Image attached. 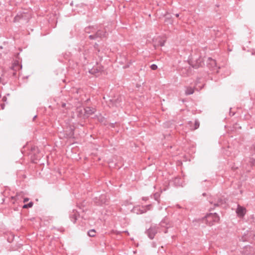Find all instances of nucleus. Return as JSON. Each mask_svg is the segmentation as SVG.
<instances>
[{
	"label": "nucleus",
	"instance_id": "1",
	"mask_svg": "<svg viewBox=\"0 0 255 255\" xmlns=\"http://www.w3.org/2000/svg\"><path fill=\"white\" fill-rule=\"evenodd\" d=\"M189 62L193 68H198L203 64V59L200 54H192Z\"/></svg>",
	"mask_w": 255,
	"mask_h": 255
},
{
	"label": "nucleus",
	"instance_id": "2",
	"mask_svg": "<svg viewBox=\"0 0 255 255\" xmlns=\"http://www.w3.org/2000/svg\"><path fill=\"white\" fill-rule=\"evenodd\" d=\"M31 17V14L29 12H18L13 19V22H21L27 23Z\"/></svg>",
	"mask_w": 255,
	"mask_h": 255
},
{
	"label": "nucleus",
	"instance_id": "3",
	"mask_svg": "<svg viewBox=\"0 0 255 255\" xmlns=\"http://www.w3.org/2000/svg\"><path fill=\"white\" fill-rule=\"evenodd\" d=\"M219 220L220 217L217 213H210L207 214L204 218L203 219V222H205L206 224L209 226H212L215 223L218 222Z\"/></svg>",
	"mask_w": 255,
	"mask_h": 255
},
{
	"label": "nucleus",
	"instance_id": "4",
	"mask_svg": "<svg viewBox=\"0 0 255 255\" xmlns=\"http://www.w3.org/2000/svg\"><path fill=\"white\" fill-rule=\"evenodd\" d=\"M158 227L156 225H152L150 227L146 230L145 233L147 235L150 239H153L157 234Z\"/></svg>",
	"mask_w": 255,
	"mask_h": 255
},
{
	"label": "nucleus",
	"instance_id": "5",
	"mask_svg": "<svg viewBox=\"0 0 255 255\" xmlns=\"http://www.w3.org/2000/svg\"><path fill=\"white\" fill-rule=\"evenodd\" d=\"M104 70L103 66L97 64L89 70V73L96 76H98Z\"/></svg>",
	"mask_w": 255,
	"mask_h": 255
},
{
	"label": "nucleus",
	"instance_id": "6",
	"mask_svg": "<svg viewBox=\"0 0 255 255\" xmlns=\"http://www.w3.org/2000/svg\"><path fill=\"white\" fill-rule=\"evenodd\" d=\"M109 198L107 195L103 194L101 195L99 198H96L95 199V203L98 205H102L103 204H106L108 203Z\"/></svg>",
	"mask_w": 255,
	"mask_h": 255
},
{
	"label": "nucleus",
	"instance_id": "7",
	"mask_svg": "<svg viewBox=\"0 0 255 255\" xmlns=\"http://www.w3.org/2000/svg\"><path fill=\"white\" fill-rule=\"evenodd\" d=\"M107 36V32L105 31L98 30L96 33L90 35L89 38L91 39H96L97 38L105 37Z\"/></svg>",
	"mask_w": 255,
	"mask_h": 255
},
{
	"label": "nucleus",
	"instance_id": "8",
	"mask_svg": "<svg viewBox=\"0 0 255 255\" xmlns=\"http://www.w3.org/2000/svg\"><path fill=\"white\" fill-rule=\"evenodd\" d=\"M22 68V65L19 63V62L17 60H15L13 63L12 64V66L11 67V69L14 71L13 73V75H16V71L19 70Z\"/></svg>",
	"mask_w": 255,
	"mask_h": 255
},
{
	"label": "nucleus",
	"instance_id": "9",
	"mask_svg": "<svg viewBox=\"0 0 255 255\" xmlns=\"http://www.w3.org/2000/svg\"><path fill=\"white\" fill-rule=\"evenodd\" d=\"M246 212V209L245 208L241 206L238 205L237 209L236 210V213L239 217H243L245 216Z\"/></svg>",
	"mask_w": 255,
	"mask_h": 255
},
{
	"label": "nucleus",
	"instance_id": "10",
	"mask_svg": "<svg viewBox=\"0 0 255 255\" xmlns=\"http://www.w3.org/2000/svg\"><path fill=\"white\" fill-rule=\"evenodd\" d=\"M207 66L212 70H215L217 67L216 61L214 59L209 57L208 59Z\"/></svg>",
	"mask_w": 255,
	"mask_h": 255
},
{
	"label": "nucleus",
	"instance_id": "11",
	"mask_svg": "<svg viewBox=\"0 0 255 255\" xmlns=\"http://www.w3.org/2000/svg\"><path fill=\"white\" fill-rule=\"evenodd\" d=\"M79 212L76 209H73L72 212L70 215V218L73 223H75L79 216Z\"/></svg>",
	"mask_w": 255,
	"mask_h": 255
},
{
	"label": "nucleus",
	"instance_id": "12",
	"mask_svg": "<svg viewBox=\"0 0 255 255\" xmlns=\"http://www.w3.org/2000/svg\"><path fill=\"white\" fill-rule=\"evenodd\" d=\"M96 110L94 108H91L90 107H87L85 108V113L86 114V117H89L90 115H91L95 113Z\"/></svg>",
	"mask_w": 255,
	"mask_h": 255
},
{
	"label": "nucleus",
	"instance_id": "13",
	"mask_svg": "<svg viewBox=\"0 0 255 255\" xmlns=\"http://www.w3.org/2000/svg\"><path fill=\"white\" fill-rule=\"evenodd\" d=\"M76 113L79 117H86L85 113V108L83 107H78L76 109Z\"/></svg>",
	"mask_w": 255,
	"mask_h": 255
},
{
	"label": "nucleus",
	"instance_id": "14",
	"mask_svg": "<svg viewBox=\"0 0 255 255\" xmlns=\"http://www.w3.org/2000/svg\"><path fill=\"white\" fill-rule=\"evenodd\" d=\"M88 53V51H85V52L83 53V56L81 57L80 60L83 64L86 65L88 63V58L89 56L87 55Z\"/></svg>",
	"mask_w": 255,
	"mask_h": 255
},
{
	"label": "nucleus",
	"instance_id": "15",
	"mask_svg": "<svg viewBox=\"0 0 255 255\" xmlns=\"http://www.w3.org/2000/svg\"><path fill=\"white\" fill-rule=\"evenodd\" d=\"M167 220L164 219V220L162 221L160 223V226L161 227H164L165 228V230L163 231L164 233H167V229L171 227V225H169L168 226H167Z\"/></svg>",
	"mask_w": 255,
	"mask_h": 255
},
{
	"label": "nucleus",
	"instance_id": "16",
	"mask_svg": "<svg viewBox=\"0 0 255 255\" xmlns=\"http://www.w3.org/2000/svg\"><path fill=\"white\" fill-rule=\"evenodd\" d=\"M252 159H251V165H254L255 164V145H253L252 147Z\"/></svg>",
	"mask_w": 255,
	"mask_h": 255
},
{
	"label": "nucleus",
	"instance_id": "17",
	"mask_svg": "<svg viewBox=\"0 0 255 255\" xmlns=\"http://www.w3.org/2000/svg\"><path fill=\"white\" fill-rule=\"evenodd\" d=\"M121 101H122L121 97H120L119 98H118L116 100H111V102H112L113 103V104L116 107H119L120 106H121L120 103L121 102Z\"/></svg>",
	"mask_w": 255,
	"mask_h": 255
},
{
	"label": "nucleus",
	"instance_id": "18",
	"mask_svg": "<svg viewBox=\"0 0 255 255\" xmlns=\"http://www.w3.org/2000/svg\"><path fill=\"white\" fill-rule=\"evenodd\" d=\"M151 208L152 205L151 204H149L145 206H142L140 213H144L146 212L147 210H150L151 209Z\"/></svg>",
	"mask_w": 255,
	"mask_h": 255
},
{
	"label": "nucleus",
	"instance_id": "19",
	"mask_svg": "<svg viewBox=\"0 0 255 255\" xmlns=\"http://www.w3.org/2000/svg\"><path fill=\"white\" fill-rule=\"evenodd\" d=\"M210 204H214L215 207L219 206L220 205L223 204V200L222 199H219L217 202H214L213 201H210Z\"/></svg>",
	"mask_w": 255,
	"mask_h": 255
},
{
	"label": "nucleus",
	"instance_id": "20",
	"mask_svg": "<svg viewBox=\"0 0 255 255\" xmlns=\"http://www.w3.org/2000/svg\"><path fill=\"white\" fill-rule=\"evenodd\" d=\"M31 154H33L34 156L36 155L37 153H39V149L37 147L33 146L31 147Z\"/></svg>",
	"mask_w": 255,
	"mask_h": 255
},
{
	"label": "nucleus",
	"instance_id": "21",
	"mask_svg": "<svg viewBox=\"0 0 255 255\" xmlns=\"http://www.w3.org/2000/svg\"><path fill=\"white\" fill-rule=\"evenodd\" d=\"M194 92V88L190 87H188L186 88V89L185 90V94L186 95L192 94H193Z\"/></svg>",
	"mask_w": 255,
	"mask_h": 255
},
{
	"label": "nucleus",
	"instance_id": "22",
	"mask_svg": "<svg viewBox=\"0 0 255 255\" xmlns=\"http://www.w3.org/2000/svg\"><path fill=\"white\" fill-rule=\"evenodd\" d=\"M88 235L89 237H94L96 236V231L94 229H92L88 232Z\"/></svg>",
	"mask_w": 255,
	"mask_h": 255
},
{
	"label": "nucleus",
	"instance_id": "23",
	"mask_svg": "<svg viewBox=\"0 0 255 255\" xmlns=\"http://www.w3.org/2000/svg\"><path fill=\"white\" fill-rule=\"evenodd\" d=\"M33 205V203L32 202H30L29 203L24 204L22 206V208L23 209H27L29 208H31Z\"/></svg>",
	"mask_w": 255,
	"mask_h": 255
},
{
	"label": "nucleus",
	"instance_id": "24",
	"mask_svg": "<svg viewBox=\"0 0 255 255\" xmlns=\"http://www.w3.org/2000/svg\"><path fill=\"white\" fill-rule=\"evenodd\" d=\"M181 179L179 177H176L174 179V183L177 185L179 186L181 183L180 182Z\"/></svg>",
	"mask_w": 255,
	"mask_h": 255
},
{
	"label": "nucleus",
	"instance_id": "25",
	"mask_svg": "<svg viewBox=\"0 0 255 255\" xmlns=\"http://www.w3.org/2000/svg\"><path fill=\"white\" fill-rule=\"evenodd\" d=\"M181 73L182 75L184 76H186L188 75V71L186 69H183L181 71Z\"/></svg>",
	"mask_w": 255,
	"mask_h": 255
},
{
	"label": "nucleus",
	"instance_id": "26",
	"mask_svg": "<svg viewBox=\"0 0 255 255\" xmlns=\"http://www.w3.org/2000/svg\"><path fill=\"white\" fill-rule=\"evenodd\" d=\"M11 200H12V204H14L15 203V201H17V200L19 199V198H18V195H16L15 196H11Z\"/></svg>",
	"mask_w": 255,
	"mask_h": 255
},
{
	"label": "nucleus",
	"instance_id": "27",
	"mask_svg": "<svg viewBox=\"0 0 255 255\" xmlns=\"http://www.w3.org/2000/svg\"><path fill=\"white\" fill-rule=\"evenodd\" d=\"M199 126H200L199 122L198 121H195L194 128L193 129L195 130V129H197L199 127Z\"/></svg>",
	"mask_w": 255,
	"mask_h": 255
},
{
	"label": "nucleus",
	"instance_id": "28",
	"mask_svg": "<svg viewBox=\"0 0 255 255\" xmlns=\"http://www.w3.org/2000/svg\"><path fill=\"white\" fill-rule=\"evenodd\" d=\"M94 47L97 51L98 53L100 51V49L99 48V45L97 43H95L94 44Z\"/></svg>",
	"mask_w": 255,
	"mask_h": 255
},
{
	"label": "nucleus",
	"instance_id": "29",
	"mask_svg": "<svg viewBox=\"0 0 255 255\" xmlns=\"http://www.w3.org/2000/svg\"><path fill=\"white\" fill-rule=\"evenodd\" d=\"M150 68L153 70H155L157 69V66L156 64H153L150 66Z\"/></svg>",
	"mask_w": 255,
	"mask_h": 255
},
{
	"label": "nucleus",
	"instance_id": "30",
	"mask_svg": "<svg viewBox=\"0 0 255 255\" xmlns=\"http://www.w3.org/2000/svg\"><path fill=\"white\" fill-rule=\"evenodd\" d=\"M200 79L199 78V79H197V80L196 81V82H195V85H196V86H197L198 84L200 82Z\"/></svg>",
	"mask_w": 255,
	"mask_h": 255
},
{
	"label": "nucleus",
	"instance_id": "31",
	"mask_svg": "<svg viewBox=\"0 0 255 255\" xmlns=\"http://www.w3.org/2000/svg\"><path fill=\"white\" fill-rule=\"evenodd\" d=\"M28 200H29V198H24V199H23V202L24 203H25V202H27Z\"/></svg>",
	"mask_w": 255,
	"mask_h": 255
},
{
	"label": "nucleus",
	"instance_id": "32",
	"mask_svg": "<svg viewBox=\"0 0 255 255\" xmlns=\"http://www.w3.org/2000/svg\"><path fill=\"white\" fill-rule=\"evenodd\" d=\"M164 44V41H160L159 42V45L160 46H163Z\"/></svg>",
	"mask_w": 255,
	"mask_h": 255
},
{
	"label": "nucleus",
	"instance_id": "33",
	"mask_svg": "<svg viewBox=\"0 0 255 255\" xmlns=\"http://www.w3.org/2000/svg\"><path fill=\"white\" fill-rule=\"evenodd\" d=\"M66 104L65 103H62L61 106L62 108H65L66 107Z\"/></svg>",
	"mask_w": 255,
	"mask_h": 255
},
{
	"label": "nucleus",
	"instance_id": "34",
	"mask_svg": "<svg viewBox=\"0 0 255 255\" xmlns=\"http://www.w3.org/2000/svg\"><path fill=\"white\" fill-rule=\"evenodd\" d=\"M74 135V132L73 131H71L70 132V137Z\"/></svg>",
	"mask_w": 255,
	"mask_h": 255
},
{
	"label": "nucleus",
	"instance_id": "35",
	"mask_svg": "<svg viewBox=\"0 0 255 255\" xmlns=\"http://www.w3.org/2000/svg\"><path fill=\"white\" fill-rule=\"evenodd\" d=\"M175 16H176V17H178L179 16V13H177V14H175Z\"/></svg>",
	"mask_w": 255,
	"mask_h": 255
},
{
	"label": "nucleus",
	"instance_id": "36",
	"mask_svg": "<svg viewBox=\"0 0 255 255\" xmlns=\"http://www.w3.org/2000/svg\"><path fill=\"white\" fill-rule=\"evenodd\" d=\"M36 116H35L33 118V120H34L35 119V118H36Z\"/></svg>",
	"mask_w": 255,
	"mask_h": 255
},
{
	"label": "nucleus",
	"instance_id": "37",
	"mask_svg": "<svg viewBox=\"0 0 255 255\" xmlns=\"http://www.w3.org/2000/svg\"><path fill=\"white\" fill-rule=\"evenodd\" d=\"M203 86H201V87H200V89H201L202 88Z\"/></svg>",
	"mask_w": 255,
	"mask_h": 255
},
{
	"label": "nucleus",
	"instance_id": "38",
	"mask_svg": "<svg viewBox=\"0 0 255 255\" xmlns=\"http://www.w3.org/2000/svg\"><path fill=\"white\" fill-rule=\"evenodd\" d=\"M86 32H89L88 31H87V29L86 28Z\"/></svg>",
	"mask_w": 255,
	"mask_h": 255
},
{
	"label": "nucleus",
	"instance_id": "39",
	"mask_svg": "<svg viewBox=\"0 0 255 255\" xmlns=\"http://www.w3.org/2000/svg\"><path fill=\"white\" fill-rule=\"evenodd\" d=\"M205 195H206V193H203V196H205Z\"/></svg>",
	"mask_w": 255,
	"mask_h": 255
},
{
	"label": "nucleus",
	"instance_id": "40",
	"mask_svg": "<svg viewBox=\"0 0 255 255\" xmlns=\"http://www.w3.org/2000/svg\"><path fill=\"white\" fill-rule=\"evenodd\" d=\"M5 98L4 97L3 98H2V100H5V99H4Z\"/></svg>",
	"mask_w": 255,
	"mask_h": 255
},
{
	"label": "nucleus",
	"instance_id": "41",
	"mask_svg": "<svg viewBox=\"0 0 255 255\" xmlns=\"http://www.w3.org/2000/svg\"><path fill=\"white\" fill-rule=\"evenodd\" d=\"M5 98L4 97L3 98H2V100H5V99H4Z\"/></svg>",
	"mask_w": 255,
	"mask_h": 255
},
{
	"label": "nucleus",
	"instance_id": "42",
	"mask_svg": "<svg viewBox=\"0 0 255 255\" xmlns=\"http://www.w3.org/2000/svg\"><path fill=\"white\" fill-rule=\"evenodd\" d=\"M143 200H145V198H142Z\"/></svg>",
	"mask_w": 255,
	"mask_h": 255
},
{
	"label": "nucleus",
	"instance_id": "43",
	"mask_svg": "<svg viewBox=\"0 0 255 255\" xmlns=\"http://www.w3.org/2000/svg\"><path fill=\"white\" fill-rule=\"evenodd\" d=\"M143 200H145V198H142Z\"/></svg>",
	"mask_w": 255,
	"mask_h": 255
}]
</instances>
